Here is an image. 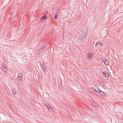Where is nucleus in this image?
<instances>
[{
	"label": "nucleus",
	"instance_id": "nucleus-1",
	"mask_svg": "<svg viewBox=\"0 0 123 123\" xmlns=\"http://www.w3.org/2000/svg\"><path fill=\"white\" fill-rule=\"evenodd\" d=\"M60 8H58L56 11L55 16V18L56 20L58 17V14L60 13Z\"/></svg>",
	"mask_w": 123,
	"mask_h": 123
},
{
	"label": "nucleus",
	"instance_id": "nucleus-2",
	"mask_svg": "<svg viewBox=\"0 0 123 123\" xmlns=\"http://www.w3.org/2000/svg\"><path fill=\"white\" fill-rule=\"evenodd\" d=\"M46 47L45 45L43 46L41 48H39L37 51L39 53H41L43 51V50Z\"/></svg>",
	"mask_w": 123,
	"mask_h": 123
},
{
	"label": "nucleus",
	"instance_id": "nucleus-3",
	"mask_svg": "<svg viewBox=\"0 0 123 123\" xmlns=\"http://www.w3.org/2000/svg\"><path fill=\"white\" fill-rule=\"evenodd\" d=\"M93 56V53H88L86 55V56L88 59H90Z\"/></svg>",
	"mask_w": 123,
	"mask_h": 123
},
{
	"label": "nucleus",
	"instance_id": "nucleus-4",
	"mask_svg": "<svg viewBox=\"0 0 123 123\" xmlns=\"http://www.w3.org/2000/svg\"><path fill=\"white\" fill-rule=\"evenodd\" d=\"M18 79L20 81H21L22 79V75L21 74H19L18 76Z\"/></svg>",
	"mask_w": 123,
	"mask_h": 123
},
{
	"label": "nucleus",
	"instance_id": "nucleus-5",
	"mask_svg": "<svg viewBox=\"0 0 123 123\" xmlns=\"http://www.w3.org/2000/svg\"><path fill=\"white\" fill-rule=\"evenodd\" d=\"M103 74L104 77L106 78H108L109 77V76L108 74L104 72H103Z\"/></svg>",
	"mask_w": 123,
	"mask_h": 123
},
{
	"label": "nucleus",
	"instance_id": "nucleus-6",
	"mask_svg": "<svg viewBox=\"0 0 123 123\" xmlns=\"http://www.w3.org/2000/svg\"><path fill=\"white\" fill-rule=\"evenodd\" d=\"M99 93H100V95L102 96H105V94H106L104 92L101 90Z\"/></svg>",
	"mask_w": 123,
	"mask_h": 123
},
{
	"label": "nucleus",
	"instance_id": "nucleus-7",
	"mask_svg": "<svg viewBox=\"0 0 123 123\" xmlns=\"http://www.w3.org/2000/svg\"><path fill=\"white\" fill-rule=\"evenodd\" d=\"M105 64L106 65H108L109 64V62L107 60H105V61H104Z\"/></svg>",
	"mask_w": 123,
	"mask_h": 123
},
{
	"label": "nucleus",
	"instance_id": "nucleus-8",
	"mask_svg": "<svg viewBox=\"0 0 123 123\" xmlns=\"http://www.w3.org/2000/svg\"><path fill=\"white\" fill-rule=\"evenodd\" d=\"M11 92L14 95H15L16 94V92L14 90H12L11 91Z\"/></svg>",
	"mask_w": 123,
	"mask_h": 123
},
{
	"label": "nucleus",
	"instance_id": "nucleus-9",
	"mask_svg": "<svg viewBox=\"0 0 123 123\" xmlns=\"http://www.w3.org/2000/svg\"><path fill=\"white\" fill-rule=\"evenodd\" d=\"M45 105L47 108H51V107L49 105L48 103H46L45 104Z\"/></svg>",
	"mask_w": 123,
	"mask_h": 123
},
{
	"label": "nucleus",
	"instance_id": "nucleus-10",
	"mask_svg": "<svg viewBox=\"0 0 123 123\" xmlns=\"http://www.w3.org/2000/svg\"><path fill=\"white\" fill-rule=\"evenodd\" d=\"M47 17H46V16H43L40 19V20H41L42 19H47Z\"/></svg>",
	"mask_w": 123,
	"mask_h": 123
},
{
	"label": "nucleus",
	"instance_id": "nucleus-11",
	"mask_svg": "<svg viewBox=\"0 0 123 123\" xmlns=\"http://www.w3.org/2000/svg\"><path fill=\"white\" fill-rule=\"evenodd\" d=\"M41 68L42 69L43 72L45 73V71H46L45 66L44 67L43 66V67H42Z\"/></svg>",
	"mask_w": 123,
	"mask_h": 123
},
{
	"label": "nucleus",
	"instance_id": "nucleus-12",
	"mask_svg": "<svg viewBox=\"0 0 123 123\" xmlns=\"http://www.w3.org/2000/svg\"><path fill=\"white\" fill-rule=\"evenodd\" d=\"M94 105L97 108H98L99 105H98L97 103H94L93 105Z\"/></svg>",
	"mask_w": 123,
	"mask_h": 123
},
{
	"label": "nucleus",
	"instance_id": "nucleus-13",
	"mask_svg": "<svg viewBox=\"0 0 123 123\" xmlns=\"http://www.w3.org/2000/svg\"><path fill=\"white\" fill-rule=\"evenodd\" d=\"M92 88H94V89H96V90H97L99 88L97 85H95L94 87H92Z\"/></svg>",
	"mask_w": 123,
	"mask_h": 123
},
{
	"label": "nucleus",
	"instance_id": "nucleus-14",
	"mask_svg": "<svg viewBox=\"0 0 123 123\" xmlns=\"http://www.w3.org/2000/svg\"><path fill=\"white\" fill-rule=\"evenodd\" d=\"M97 90V93H99L100 91H101V90L99 88H98Z\"/></svg>",
	"mask_w": 123,
	"mask_h": 123
},
{
	"label": "nucleus",
	"instance_id": "nucleus-15",
	"mask_svg": "<svg viewBox=\"0 0 123 123\" xmlns=\"http://www.w3.org/2000/svg\"><path fill=\"white\" fill-rule=\"evenodd\" d=\"M1 66L2 68H4L5 67V65L3 63L1 64Z\"/></svg>",
	"mask_w": 123,
	"mask_h": 123
},
{
	"label": "nucleus",
	"instance_id": "nucleus-16",
	"mask_svg": "<svg viewBox=\"0 0 123 123\" xmlns=\"http://www.w3.org/2000/svg\"><path fill=\"white\" fill-rule=\"evenodd\" d=\"M40 64H41V67H44V64L43 63H42H42H40Z\"/></svg>",
	"mask_w": 123,
	"mask_h": 123
},
{
	"label": "nucleus",
	"instance_id": "nucleus-17",
	"mask_svg": "<svg viewBox=\"0 0 123 123\" xmlns=\"http://www.w3.org/2000/svg\"><path fill=\"white\" fill-rule=\"evenodd\" d=\"M92 89L93 90V91L96 92H97V90H96V89H94V88H92Z\"/></svg>",
	"mask_w": 123,
	"mask_h": 123
},
{
	"label": "nucleus",
	"instance_id": "nucleus-18",
	"mask_svg": "<svg viewBox=\"0 0 123 123\" xmlns=\"http://www.w3.org/2000/svg\"><path fill=\"white\" fill-rule=\"evenodd\" d=\"M99 45L100 46H103V44L101 43H100V42H99Z\"/></svg>",
	"mask_w": 123,
	"mask_h": 123
},
{
	"label": "nucleus",
	"instance_id": "nucleus-19",
	"mask_svg": "<svg viewBox=\"0 0 123 123\" xmlns=\"http://www.w3.org/2000/svg\"><path fill=\"white\" fill-rule=\"evenodd\" d=\"M99 42V41H98V42H97L96 43V44L95 45V46H96V45H98L99 44V43H98Z\"/></svg>",
	"mask_w": 123,
	"mask_h": 123
},
{
	"label": "nucleus",
	"instance_id": "nucleus-20",
	"mask_svg": "<svg viewBox=\"0 0 123 123\" xmlns=\"http://www.w3.org/2000/svg\"><path fill=\"white\" fill-rule=\"evenodd\" d=\"M101 60L103 61V62H104V63L105 64V62H104V61H105V59H103V60Z\"/></svg>",
	"mask_w": 123,
	"mask_h": 123
},
{
	"label": "nucleus",
	"instance_id": "nucleus-21",
	"mask_svg": "<svg viewBox=\"0 0 123 123\" xmlns=\"http://www.w3.org/2000/svg\"><path fill=\"white\" fill-rule=\"evenodd\" d=\"M48 108V110H49V111H51V110H51L52 109V108Z\"/></svg>",
	"mask_w": 123,
	"mask_h": 123
},
{
	"label": "nucleus",
	"instance_id": "nucleus-22",
	"mask_svg": "<svg viewBox=\"0 0 123 123\" xmlns=\"http://www.w3.org/2000/svg\"><path fill=\"white\" fill-rule=\"evenodd\" d=\"M3 70H4V69H6V66H5V67L4 68H2Z\"/></svg>",
	"mask_w": 123,
	"mask_h": 123
},
{
	"label": "nucleus",
	"instance_id": "nucleus-23",
	"mask_svg": "<svg viewBox=\"0 0 123 123\" xmlns=\"http://www.w3.org/2000/svg\"><path fill=\"white\" fill-rule=\"evenodd\" d=\"M122 120L123 121V117H122Z\"/></svg>",
	"mask_w": 123,
	"mask_h": 123
},
{
	"label": "nucleus",
	"instance_id": "nucleus-24",
	"mask_svg": "<svg viewBox=\"0 0 123 123\" xmlns=\"http://www.w3.org/2000/svg\"><path fill=\"white\" fill-rule=\"evenodd\" d=\"M48 12V11H47V12L46 13V14H47Z\"/></svg>",
	"mask_w": 123,
	"mask_h": 123
},
{
	"label": "nucleus",
	"instance_id": "nucleus-25",
	"mask_svg": "<svg viewBox=\"0 0 123 123\" xmlns=\"http://www.w3.org/2000/svg\"><path fill=\"white\" fill-rule=\"evenodd\" d=\"M85 37V36H84V37H84L83 38H84V37Z\"/></svg>",
	"mask_w": 123,
	"mask_h": 123
}]
</instances>
